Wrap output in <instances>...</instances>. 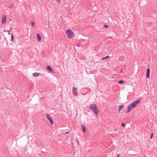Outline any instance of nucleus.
<instances>
[{"instance_id": "f257e3e1", "label": "nucleus", "mask_w": 157, "mask_h": 157, "mask_svg": "<svg viewBox=\"0 0 157 157\" xmlns=\"http://www.w3.org/2000/svg\"><path fill=\"white\" fill-rule=\"evenodd\" d=\"M142 99H139L134 101L130 105H129L128 107L127 110L126 111V113H130L132 109L135 108L140 103V101Z\"/></svg>"}, {"instance_id": "f03ea898", "label": "nucleus", "mask_w": 157, "mask_h": 157, "mask_svg": "<svg viewBox=\"0 0 157 157\" xmlns=\"http://www.w3.org/2000/svg\"><path fill=\"white\" fill-rule=\"evenodd\" d=\"M89 108L92 110L95 115H98V110L95 104H93L91 105Z\"/></svg>"}, {"instance_id": "7ed1b4c3", "label": "nucleus", "mask_w": 157, "mask_h": 157, "mask_svg": "<svg viewBox=\"0 0 157 157\" xmlns=\"http://www.w3.org/2000/svg\"><path fill=\"white\" fill-rule=\"evenodd\" d=\"M66 33L68 36V38L69 39L73 38L74 36V32L71 29L67 30Z\"/></svg>"}, {"instance_id": "20e7f679", "label": "nucleus", "mask_w": 157, "mask_h": 157, "mask_svg": "<svg viewBox=\"0 0 157 157\" xmlns=\"http://www.w3.org/2000/svg\"><path fill=\"white\" fill-rule=\"evenodd\" d=\"M46 117L48 120L49 121L50 124L52 125H53V121L51 117L49 115L48 113H46Z\"/></svg>"}, {"instance_id": "39448f33", "label": "nucleus", "mask_w": 157, "mask_h": 157, "mask_svg": "<svg viewBox=\"0 0 157 157\" xmlns=\"http://www.w3.org/2000/svg\"><path fill=\"white\" fill-rule=\"evenodd\" d=\"M2 24H4L6 22V15H4L2 16Z\"/></svg>"}, {"instance_id": "423d86ee", "label": "nucleus", "mask_w": 157, "mask_h": 157, "mask_svg": "<svg viewBox=\"0 0 157 157\" xmlns=\"http://www.w3.org/2000/svg\"><path fill=\"white\" fill-rule=\"evenodd\" d=\"M77 88L75 87H73L72 89V93L75 96H77L78 94L76 91Z\"/></svg>"}, {"instance_id": "0eeeda50", "label": "nucleus", "mask_w": 157, "mask_h": 157, "mask_svg": "<svg viewBox=\"0 0 157 157\" xmlns=\"http://www.w3.org/2000/svg\"><path fill=\"white\" fill-rule=\"evenodd\" d=\"M150 75V69L147 68V70L146 77L147 78H149Z\"/></svg>"}, {"instance_id": "6e6552de", "label": "nucleus", "mask_w": 157, "mask_h": 157, "mask_svg": "<svg viewBox=\"0 0 157 157\" xmlns=\"http://www.w3.org/2000/svg\"><path fill=\"white\" fill-rule=\"evenodd\" d=\"M37 40L38 41H40L41 40V37L39 34H36Z\"/></svg>"}, {"instance_id": "1a4fd4ad", "label": "nucleus", "mask_w": 157, "mask_h": 157, "mask_svg": "<svg viewBox=\"0 0 157 157\" xmlns=\"http://www.w3.org/2000/svg\"><path fill=\"white\" fill-rule=\"evenodd\" d=\"M124 107L123 105H121L119 107L118 112H120V111L122 110Z\"/></svg>"}, {"instance_id": "9d476101", "label": "nucleus", "mask_w": 157, "mask_h": 157, "mask_svg": "<svg viewBox=\"0 0 157 157\" xmlns=\"http://www.w3.org/2000/svg\"><path fill=\"white\" fill-rule=\"evenodd\" d=\"M47 68L48 71L50 72H52L53 71V70L51 68V67L49 66H48L47 67Z\"/></svg>"}, {"instance_id": "9b49d317", "label": "nucleus", "mask_w": 157, "mask_h": 157, "mask_svg": "<svg viewBox=\"0 0 157 157\" xmlns=\"http://www.w3.org/2000/svg\"><path fill=\"white\" fill-rule=\"evenodd\" d=\"M82 130L84 132H86V128L85 126L82 125Z\"/></svg>"}, {"instance_id": "f8f14e48", "label": "nucleus", "mask_w": 157, "mask_h": 157, "mask_svg": "<svg viewBox=\"0 0 157 157\" xmlns=\"http://www.w3.org/2000/svg\"><path fill=\"white\" fill-rule=\"evenodd\" d=\"M39 75V73H34L33 74V75L34 77H37Z\"/></svg>"}, {"instance_id": "ddd939ff", "label": "nucleus", "mask_w": 157, "mask_h": 157, "mask_svg": "<svg viewBox=\"0 0 157 157\" xmlns=\"http://www.w3.org/2000/svg\"><path fill=\"white\" fill-rule=\"evenodd\" d=\"M110 56H107L105 57H103L101 59V60H104L106 58H110Z\"/></svg>"}, {"instance_id": "4468645a", "label": "nucleus", "mask_w": 157, "mask_h": 157, "mask_svg": "<svg viewBox=\"0 0 157 157\" xmlns=\"http://www.w3.org/2000/svg\"><path fill=\"white\" fill-rule=\"evenodd\" d=\"M13 39H14V36L13 35V34H11V41L12 42L13 41Z\"/></svg>"}, {"instance_id": "2eb2a0df", "label": "nucleus", "mask_w": 157, "mask_h": 157, "mask_svg": "<svg viewBox=\"0 0 157 157\" xmlns=\"http://www.w3.org/2000/svg\"><path fill=\"white\" fill-rule=\"evenodd\" d=\"M9 7L10 8L13 9L14 7V6L13 4H11L9 6Z\"/></svg>"}, {"instance_id": "dca6fc26", "label": "nucleus", "mask_w": 157, "mask_h": 157, "mask_svg": "<svg viewBox=\"0 0 157 157\" xmlns=\"http://www.w3.org/2000/svg\"><path fill=\"white\" fill-rule=\"evenodd\" d=\"M124 81L123 80H121L118 81V83L120 84H122L124 83Z\"/></svg>"}, {"instance_id": "f3484780", "label": "nucleus", "mask_w": 157, "mask_h": 157, "mask_svg": "<svg viewBox=\"0 0 157 157\" xmlns=\"http://www.w3.org/2000/svg\"><path fill=\"white\" fill-rule=\"evenodd\" d=\"M31 25L33 27H34V23L33 21L31 22Z\"/></svg>"}, {"instance_id": "a211bd4d", "label": "nucleus", "mask_w": 157, "mask_h": 157, "mask_svg": "<svg viewBox=\"0 0 157 157\" xmlns=\"http://www.w3.org/2000/svg\"><path fill=\"white\" fill-rule=\"evenodd\" d=\"M153 133H152L151 134V136L150 138V139H152L153 138Z\"/></svg>"}, {"instance_id": "6ab92c4d", "label": "nucleus", "mask_w": 157, "mask_h": 157, "mask_svg": "<svg viewBox=\"0 0 157 157\" xmlns=\"http://www.w3.org/2000/svg\"><path fill=\"white\" fill-rule=\"evenodd\" d=\"M125 124L124 123H122L121 124V126L122 127H124L125 126Z\"/></svg>"}, {"instance_id": "aec40b11", "label": "nucleus", "mask_w": 157, "mask_h": 157, "mask_svg": "<svg viewBox=\"0 0 157 157\" xmlns=\"http://www.w3.org/2000/svg\"><path fill=\"white\" fill-rule=\"evenodd\" d=\"M104 28H107L108 27V26L107 25H105L104 26Z\"/></svg>"}, {"instance_id": "412c9836", "label": "nucleus", "mask_w": 157, "mask_h": 157, "mask_svg": "<svg viewBox=\"0 0 157 157\" xmlns=\"http://www.w3.org/2000/svg\"><path fill=\"white\" fill-rule=\"evenodd\" d=\"M57 1V2H58V3H60V0H56Z\"/></svg>"}, {"instance_id": "4be33fe9", "label": "nucleus", "mask_w": 157, "mask_h": 157, "mask_svg": "<svg viewBox=\"0 0 157 157\" xmlns=\"http://www.w3.org/2000/svg\"><path fill=\"white\" fill-rule=\"evenodd\" d=\"M69 133V132H65V134H67Z\"/></svg>"}, {"instance_id": "5701e85b", "label": "nucleus", "mask_w": 157, "mask_h": 157, "mask_svg": "<svg viewBox=\"0 0 157 157\" xmlns=\"http://www.w3.org/2000/svg\"><path fill=\"white\" fill-rule=\"evenodd\" d=\"M120 154H118L116 157H119Z\"/></svg>"}, {"instance_id": "b1692460", "label": "nucleus", "mask_w": 157, "mask_h": 157, "mask_svg": "<svg viewBox=\"0 0 157 157\" xmlns=\"http://www.w3.org/2000/svg\"><path fill=\"white\" fill-rule=\"evenodd\" d=\"M4 89V87H1V89Z\"/></svg>"}, {"instance_id": "393cba45", "label": "nucleus", "mask_w": 157, "mask_h": 157, "mask_svg": "<svg viewBox=\"0 0 157 157\" xmlns=\"http://www.w3.org/2000/svg\"><path fill=\"white\" fill-rule=\"evenodd\" d=\"M123 71V69H122V70L121 71H120V73L122 72Z\"/></svg>"}]
</instances>
